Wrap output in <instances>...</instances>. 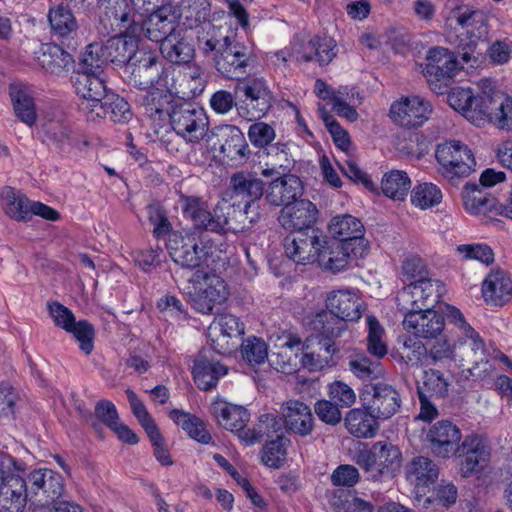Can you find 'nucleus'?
Listing matches in <instances>:
<instances>
[{"label":"nucleus","mask_w":512,"mask_h":512,"mask_svg":"<svg viewBox=\"0 0 512 512\" xmlns=\"http://www.w3.org/2000/svg\"><path fill=\"white\" fill-rule=\"evenodd\" d=\"M446 25L457 33V45L462 49L465 63L477 62L475 49L479 41L488 34L487 17L481 10L467 5H458L456 0H448L445 4Z\"/></svg>","instance_id":"nucleus-1"},{"label":"nucleus","mask_w":512,"mask_h":512,"mask_svg":"<svg viewBox=\"0 0 512 512\" xmlns=\"http://www.w3.org/2000/svg\"><path fill=\"white\" fill-rule=\"evenodd\" d=\"M446 316L459 332L454 341V362H458L461 367L472 364L473 366L469 368L470 374L481 378L482 373H488L490 370L482 337L466 322L464 315L458 308L448 305Z\"/></svg>","instance_id":"nucleus-2"},{"label":"nucleus","mask_w":512,"mask_h":512,"mask_svg":"<svg viewBox=\"0 0 512 512\" xmlns=\"http://www.w3.org/2000/svg\"><path fill=\"white\" fill-rule=\"evenodd\" d=\"M353 459L373 481L393 478L402 465L400 449L388 441H377L370 448L357 451Z\"/></svg>","instance_id":"nucleus-3"},{"label":"nucleus","mask_w":512,"mask_h":512,"mask_svg":"<svg viewBox=\"0 0 512 512\" xmlns=\"http://www.w3.org/2000/svg\"><path fill=\"white\" fill-rule=\"evenodd\" d=\"M186 295L192 307L199 313L210 314L215 305L222 304L228 296L224 280L215 275L196 270L189 280Z\"/></svg>","instance_id":"nucleus-4"},{"label":"nucleus","mask_w":512,"mask_h":512,"mask_svg":"<svg viewBox=\"0 0 512 512\" xmlns=\"http://www.w3.org/2000/svg\"><path fill=\"white\" fill-rule=\"evenodd\" d=\"M181 205L184 216L192 221L195 228L218 234L228 231L231 206L225 200L219 201L213 211L196 196L181 197Z\"/></svg>","instance_id":"nucleus-5"},{"label":"nucleus","mask_w":512,"mask_h":512,"mask_svg":"<svg viewBox=\"0 0 512 512\" xmlns=\"http://www.w3.org/2000/svg\"><path fill=\"white\" fill-rule=\"evenodd\" d=\"M435 157L439 172L449 181L468 177L476 167V160L471 149L458 140H450L437 146Z\"/></svg>","instance_id":"nucleus-6"},{"label":"nucleus","mask_w":512,"mask_h":512,"mask_svg":"<svg viewBox=\"0 0 512 512\" xmlns=\"http://www.w3.org/2000/svg\"><path fill=\"white\" fill-rule=\"evenodd\" d=\"M443 293L444 286L439 280H415L398 293L397 305L405 314L416 310H431L439 302Z\"/></svg>","instance_id":"nucleus-7"},{"label":"nucleus","mask_w":512,"mask_h":512,"mask_svg":"<svg viewBox=\"0 0 512 512\" xmlns=\"http://www.w3.org/2000/svg\"><path fill=\"white\" fill-rule=\"evenodd\" d=\"M494 95L475 96L472 89L457 87L448 94V103L471 123L481 126L490 122Z\"/></svg>","instance_id":"nucleus-8"},{"label":"nucleus","mask_w":512,"mask_h":512,"mask_svg":"<svg viewBox=\"0 0 512 512\" xmlns=\"http://www.w3.org/2000/svg\"><path fill=\"white\" fill-rule=\"evenodd\" d=\"M363 407L375 415L379 420L390 419L401 407L399 392L386 383L366 385L360 393Z\"/></svg>","instance_id":"nucleus-9"},{"label":"nucleus","mask_w":512,"mask_h":512,"mask_svg":"<svg viewBox=\"0 0 512 512\" xmlns=\"http://www.w3.org/2000/svg\"><path fill=\"white\" fill-rule=\"evenodd\" d=\"M169 117L173 130L187 142L198 143L207 135L209 120L202 108L183 105Z\"/></svg>","instance_id":"nucleus-10"},{"label":"nucleus","mask_w":512,"mask_h":512,"mask_svg":"<svg viewBox=\"0 0 512 512\" xmlns=\"http://www.w3.org/2000/svg\"><path fill=\"white\" fill-rule=\"evenodd\" d=\"M264 182L255 173L241 171L232 175L229 187L233 198L244 202V213L253 224L260 218L257 201L264 194Z\"/></svg>","instance_id":"nucleus-11"},{"label":"nucleus","mask_w":512,"mask_h":512,"mask_svg":"<svg viewBox=\"0 0 512 512\" xmlns=\"http://www.w3.org/2000/svg\"><path fill=\"white\" fill-rule=\"evenodd\" d=\"M326 237L318 230L288 235L284 239L286 256L297 264H309L318 260Z\"/></svg>","instance_id":"nucleus-12"},{"label":"nucleus","mask_w":512,"mask_h":512,"mask_svg":"<svg viewBox=\"0 0 512 512\" xmlns=\"http://www.w3.org/2000/svg\"><path fill=\"white\" fill-rule=\"evenodd\" d=\"M221 49L214 56L216 70L229 79H239L246 73L250 53L243 44L234 43L228 36L222 38Z\"/></svg>","instance_id":"nucleus-13"},{"label":"nucleus","mask_w":512,"mask_h":512,"mask_svg":"<svg viewBox=\"0 0 512 512\" xmlns=\"http://www.w3.org/2000/svg\"><path fill=\"white\" fill-rule=\"evenodd\" d=\"M463 457L460 462V474L469 478L483 472L491 459V446L488 439L481 435L471 434L461 444Z\"/></svg>","instance_id":"nucleus-14"},{"label":"nucleus","mask_w":512,"mask_h":512,"mask_svg":"<svg viewBox=\"0 0 512 512\" xmlns=\"http://www.w3.org/2000/svg\"><path fill=\"white\" fill-rule=\"evenodd\" d=\"M244 93L246 106H239L238 113L248 120L263 117L272 106V93L263 78H249L240 88Z\"/></svg>","instance_id":"nucleus-15"},{"label":"nucleus","mask_w":512,"mask_h":512,"mask_svg":"<svg viewBox=\"0 0 512 512\" xmlns=\"http://www.w3.org/2000/svg\"><path fill=\"white\" fill-rule=\"evenodd\" d=\"M166 248L172 260L182 268L196 269L202 262V249L193 233H171L167 238Z\"/></svg>","instance_id":"nucleus-16"},{"label":"nucleus","mask_w":512,"mask_h":512,"mask_svg":"<svg viewBox=\"0 0 512 512\" xmlns=\"http://www.w3.org/2000/svg\"><path fill=\"white\" fill-rule=\"evenodd\" d=\"M318 209L308 199H300L289 205H285L278 217L283 229L291 233L312 231L313 224L317 221Z\"/></svg>","instance_id":"nucleus-17"},{"label":"nucleus","mask_w":512,"mask_h":512,"mask_svg":"<svg viewBox=\"0 0 512 512\" xmlns=\"http://www.w3.org/2000/svg\"><path fill=\"white\" fill-rule=\"evenodd\" d=\"M243 334V324L232 314L218 316L208 328L212 347L219 354L230 353L236 346L233 340L239 339Z\"/></svg>","instance_id":"nucleus-18"},{"label":"nucleus","mask_w":512,"mask_h":512,"mask_svg":"<svg viewBox=\"0 0 512 512\" xmlns=\"http://www.w3.org/2000/svg\"><path fill=\"white\" fill-rule=\"evenodd\" d=\"M432 112L431 105L419 96L402 97L390 107V117L405 127H418L426 122Z\"/></svg>","instance_id":"nucleus-19"},{"label":"nucleus","mask_w":512,"mask_h":512,"mask_svg":"<svg viewBox=\"0 0 512 512\" xmlns=\"http://www.w3.org/2000/svg\"><path fill=\"white\" fill-rule=\"evenodd\" d=\"M179 13L171 5H162L152 12L143 22V30L151 41L163 43L168 37L178 32Z\"/></svg>","instance_id":"nucleus-20"},{"label":"nucleus","mask_w":512,"mask_h":512,"mask_svg":"<svg viewBox=\"0 0 512 512\" xmlns=\"http://www.w3.org/2000/svg\"><path fill=\"white\" fill-rule=\"evenodd\" d=\"M426 438L433 454L445 459L459 450L462 434L451 421L441 420L430 427Z\"/></svg>","instance_id":"nucleus-21"},{"label":"nucleus","mask_w":512,"mask_h":512,"mask_svg":"<svg viewBox=\"0 0 512 512\" xmlns=\"http://www.w3.org/2000/svg\"><path fill=\"white\" fill-rule=\"evenodd\" d=\"M404 329L416 338L425 340L437 339L445 328L443 315L435 310L410 311L403 320Z\"/></svg>","instance_id":"nucleus-22"},{"label":"nucleus","mask_w":512,"mask_h":512,"mask_svg":"<svg viewBox=\"0 0 512 512\" xmlns=\"http://www.w3.org/2000/svg\"><path fill=\"white\" fill-rule=\"evenodd\" d=\"M459 68L460 64L454 53L437 46L428 51L423 73L430 83L447 82L455 76Z\"/></svg>","instance_id":"nucleus-23"},{"label":"nucleus","mask_w":512,"mask_h":512,"mask_svg":"<svg viewBox=\"0 0 512 512\" xmlns=\"http://www.w3.org/2000/svg\"><path fill=\"white\" fill-rule=\"evenodd\" d=\"M326 308L346 322L358 321L365 310V304L353 289L330 291L326 296Z\"/></svg>","instance_id":"nucleus-24"},{"label":"nucleus","mask_w":512,"mask_h":512,"mask_svg":"<svg viewBox=\"0 0 512 512\" xmlns=\"http://www.w3.org/2000/svg\"><path fill=\"white\" fill-rule=\"evenodd\" d=\"M337 351L334 341L319 337L308 338L303 344L299 364L309 372L320 371L331 365L333 355Z\"/></svg>","instance_id":"nucleus-25"},{"label":"nucleus","mask_w":512,"mask_h":512,"mask_svg":"<svg viewBox=\"0 0 512 512\" xmlns=\"http://www.w3.org/2000/svg\"><path fill=\"white\" fill-rule=\"evenodd\" d=\"M130 83L132 86L146 91L162 84L168 85V74L157 56L145 54L133 68Z\"/></svg>","instance_id":"nucleus-26"},{"label":"nucleus","mask_w":512,"mask_h":512,"mask_svg":"<svg viewBox=\"0 0 512 512\" xmlns=\"http://www.w3.org/2000/svg\"><path fill=\"white\" fill-rule=\"evenodd\" d=\"M323 244L318 261L326 269L333 273L341 272L354 260L364 257L367 248L361 243H338L336 246L326 247Z\"/></svg>","instance_id":"nucleus-27"},{"label":"nucleus","mask_w":512,"mask_h":512,"mask_svg":"<svg viewBox=\"0 0 512 512\" xmlns=\"http://www.w3.org/2000/svg\"><path fill=\"white\" fill-rule=\"evenodd\" d=\"M303 195V184L299 177L293 174H281L272 180L266 190L265 199L273 206H282L300 200Z\"/></svg>","instance_id":"nucleus-28"},{"label":"nucleus","mask_w":512,"mask_h":512,"mask_svg":"<svg viewBox=\"0 0 512 512\" xmlns=\"http://www.w3.org/2000/svg\"><path fill=\"white\" fill-rule=\"evenodd\" d=\"M23 472L17 471L0 487V512H23L28 497Z\"/></svg>","instance_id":"nucleus-29"},{"label":"nucleus","mask_w":512,"mask_h":512,"mask_svg":"<svg viewBox=\"0 0 512 512\" xmlns=\"http://www.w3.org/2000/svg\"><path fill=\"white\" fill-rule=\"evenodd\" d=\"M258 158L261 175L266 178L285 174L293 167V160L283 143L272 144L260 151Z\"/></svg>","instance_id":"nucleus-30"},{"label":"nucleus","mask_w":512,"mask_h":512,"mask_svg":"<svg viewBox=\"0 0 512 512\" xmlns=\"http://www.w3.org/2000/svg\"><path fill=\"white\" fill-rule=\"evenodd\" d=\"M211 413L217 419L220 426L237 433L239 438L240 433L247 430L245 427L250 419V414L243 406L217 400L211 405Z\"/></svg>","instance_id":"nucleus-31"},{"label":"nucleus","mask_w":512,"mask_h":512,"mask_svg":"<svg viewBox=\"0 0 512 512\" xmlns=\"http://www.w3.org/2000/svg\"><path fill=\"white\" fill-rule=\"evenodd\" d=\"M281 415L286 427L300 436H307L313 429V415L305 403L288 400L281 406Z\"/></svg>","instance_id":"nucleus-32"},{"label":"nucleus","mask_w":512,"mask_h":512,"mask_svg":"<svg viewBox=\"0 0 512 512\" xmlns=\"http://www.w3.org/2000/svg\"><path fill=\"white\" fill-rule=\"evenodd\" d=\"M439 477V468L430 458L413 457L405 466V478L418 491L429 488Z\"/></svg>","instance_id":"nucleus-33"},{"label":"nucleus","mask_w":512,"mask_h":512,"mask_svg":"<svg viewBox=\"0 0 512 512\" xmlns=\"http://www.w3.org/2000/svg\"><path fill=\"white\" fill-rule=\"evenodd\" d=\"M138 38L121 34L114 36L103 45V52L108 62L118 66L130 64L138 50Z\"/></svg>","instance_id":"nucleus-34"},{"label":"nucleus","mask_w":512,"mask_h":512,"mask_svg":"<svg viewBox=\"0 0 512 512\" xmlns=\"http://www.w3.org/2000/svg\"><path fill=\"white\" fill-rule=\"evenodd\" d=\"M337 55V44L331 37L315 36L302 46L297 59L303 62L329 64Z\"/></svg>","instance_id":"nucleus-35"},{"label":"nucleus","mask_w":512,"mask_h":512,"mask_svg":"<svg viewBox=\"0 0 512 512\" xmlns=\"http://www.w3.org/2000/svg\"><path fill=\"white\" fill-rule=\"evenodd\" d=\"M47 20L51 32L59 38H67L75 34L79 28L78 21L69 7L63 1L49 7Z\"/></svg>","instance_id":"nucleus-36"},{"label":"nucleus","mask_w":512,"mask_h":512,"mask_svg":"<svg viewBox=\"0 0 512 512\" xmlns=\"http://www.w3.org/2000/svg\"><path fill=\"white\" fill-rule=\"evenodd\" d=\"M173 100L168 85L162 84L146 90L140 98V104L145 115L153 120H162L164 116L171 114L169 106Z\"/></svg>","instance_id":"nucleus-37"},{"label":"nucleus","mask_w":512,"mask_h":512,"mask_svg":"<svg viewBox=\"0 0 512 512\" xmlns=\"http://www.w3.org/2000/svg\"><path fill=\"white\" fill-rule=\"evenodd\" d=\"M482 295L491 305H503L512 295V279L503 271L491 272L482 284Z\"/></svg>","instance_id":"nucleus-38"},{"label":"nucleus","mask_w":512,"mask_h":512,"mask_svg":"<svg viewBox=\"0 0 512 512\" xmlns=\"http://www.w3.org/2000/svg\"><path fill=\"white\" fill-rule=\"evenodd\" d=\"M160 51L167 60L175 64L189 63L195 56V49L181 28L160 44Z\"/></svg>","instance_id":"nucleus-39"},{"label":"nucleus","mask_w":512,"mask_h":512,"mask_svg":"<svg viewBox=\"0 0 512 512\" xmlns=\"http://www.w3.org/2000/svg\"><path fill=\"white\" fill-rule=\"evenodd\" d=\"M329 232L340 243L351 242L354 246L358 243L363 245L364 226L358 218L350 214L333 217L329 224Z\"/></svg>","instance_id":"nucleus-40"},{"label":"nucleus","mask_w":512,"mask_h":512,"mask_svg":"<svg viewBox=\"0 0 512 512\" xmlns=\"http://www.w3.org/2000/svg\"><path fill=\"white\" fill-rule=\"evenodd\" d=\"M311 324L313 330L319 332V335L316 337H319L320 339H329L330 341H334L347 334L350 335L347 322L328 310H321L316 313Z\"/></svg>","instance_id":"nucleus-41"},{"label":"nucleus","mask_w":512,"mask_h":512,"mask_svg":"<svg viewBox=\"0 0 512 512\" xmlns=\"http://www.w3.org/2000/svg\"><path fill=\"white\" fill-rule=\"evenodd\" d=\"M73 85L83 100H99L107 92L103 73L76 72Z\"/></svg>","instance_id":"nucleus-42"},{"label":"nucleus","mask_w":512,"mask_h":512,"mask_svg":"<svg viewBox=\"0 0 512 512\" xmlns=\"http://www.w3.org/2000/svg\"><path fill=\"white\" fill-rule=\"evenodd\" d=\"M37 61L47 73L60 75L71 64L72 57L59 45L47 43L42 45Z\"/></svg>","instance_id":"nucleus-43"},{"label":"nucleus","mask_w":512,"mask_h":512,"mask_svg":"<svg viewBox=\"0 0 512 512\" xmlns=\"http://www.w3.org/2000/svg\"><path fill=\"white\" fill-rule=\"evenodd\" d=\"M227 372L226 366L204 358H198L193 367L194 381L201 390H210L215 387L218 380Z\"/></svg>","instance_id":"nucleus-44"},{"label":"nucleus","mask_w":512,"mask_h":512,"mask_svg":"<svg viewBox=\"0 0 512 512\" xmlns=\"http://www.w3.org/2000/svg\"><path fill=\"white\" fill-rule=\"evenodd\" d=\"M375 415L368 410L352 409L345 418L347 430L358 438H370L376 434L377 423Z\"/></svg>","instance_id":"nucleus-45"},{"label":"nucleus","mask_w":512,"mask_h":512,"mask_svg":"<svg viewBox=\"0 0 512 512\" xmlns=\"http://www.w3.org/2000/svg\"><path fill=\"white\" fill-rule=\"evenodd\" d=\"M283 434L281 420L272 414L261 415L252 429L240 433V440L246 444H253L264 437L272 438Z\"/></svg>","instance_id":"nucleus-46"},{"label":"nucleus","mask_w":512,"mask_h":512,"mask_svg":"<svg viewBox=\"0 0 512 512\" xmlns=\"http://www.w3.org/2000/svg\"><path fill=\"white\" fill-rule=\"evenodd\" d=\"M1 199L6 214L17 221L30 219L31 201L20 191L5 187L1 192Z\"/></svg>","instance_id":"nucleus-47"},{"label":"nucleus","mask_w":512,"mask_h":512,"mask_svg":"<svg viewBox=\"0 0 512 512\" xmlns=\"http://www.w3.org/2000/svg\"><path fill=\"white\" fill-rule=\"evenodd\" d=\"M10 96L16 116L27 125H33L36 120V110L31 91L25 86L13 85L10 88Z\"/></svg>","instance_id":"nucleus-48"},{"label":"nucleus","mask_w":512,"mask_h":512,"mask_svg":"<svg viewBox=\"0 0 512 512\" xmlns=\"http://www.w3.org/2000/svg\"><path fill=\"white\" fill-rule=\"evenodd\" d=\"M462 200L465 209L473 214H484L490 211L496 203L494 197L489 196L475 183L465 185Z\"/></svg>","instance_id":"nucleus-49"},{"label":"nucleus","mask_w":512,"mask_h":512,"mask_svg":"<svg viewBox=\"0 0 512 512\" xmlns=\"http://www.w3.org/2000/svg\"><path fill=\"white\" fill-rule=\"evenodd\" d=\"M411 188V180L406 172L392 170L387 172L381 182V189L387 197L402 201Z\"/></svg>","instance_id":"nucleus-50"},{"label":"nucleus","mask_w":512,"mask_h":512,"mask_svg":"<svg viewBox=\"0 0 512 512\" xmlns=\"http://www.w3.org/2000/svg\"><path fill=\"white\" fill-rule=\"evenodd\" d=\"M221 152L232 161L246 160L250 154L244 134L237 127H231L221 144Z\"/></svg>","instance_id":"nucleus-51"},{"label":"nucleus","mask_w":512,"mask_h":512,"mask_svg":"<svg viewBox=\"0 0 512 512\" xmlns=\"http://www.w3.org/2000/svg\"><path fill=\"white\" fill-rule=\"evenodd\" d=\"M366 323L368 328L367 350L371 355L379 359L383 358L388 352L384 339L385 330L373 315L367 316Z\"/></svg>","instance_id":"nucleus-52"},{"label":"nucleus","mask_w":512,"mask_h":512,"mask_svg":"<svg viewBox=\"0 0 512 512\" xmlns=\"http://www.w3.org/2000/svg\"><path fill=\"white\" fill-rule=\"evenodd\" d=\"M103 45L91 43L86 46L79 61L77 72L103 73L108 60L103 52Z\"/></svg>","instance_id":"nucleus-53"},{"label":"nucleus","mask_w":512,"mask_h":512,"mask_svg":"<svg viewBox=\"0 0 512 512\" xmlns=\"http://www.w3.org/2000/svg\"><path fill=\"white\" fill-rule=\"evenodd\" d=\"M442 200L441 190L433 183H422L414 187L411 202L416 207L428 209L438 205Z\"/></svg>","instance_id":"nucleus-54"},{"label":"nucleus","mask_w":512,"mask_h":512,"mask_svg":"<svg viewBox=\"0 0 512 512\" xmlns=\"http://www.w3.org/2000/svg\"><path fill=\"white\" fill-rule=\"evenodd\" d=\"M398 351L400 359L408 366L417 367L427 355V348L420 340L410 336L403 337Z\"/></svg>","instance_id":"nucleus-55"},{"label":"nucleus","mask_w":512,"mask_h":512,"mask_svg":"<svg viewBox=\"0 0 512 512\" xmlns=\"http://www.w3.org/2000/svg\"><path fill=\"white\" fill-rule=\"evenodd\" d=\"M286 439L277 434L274 440L267 442L263 448L262 461L271 468H279L286 460Z\"/></svg>","instance_id":"nucleus-56"},{"label":"nucleus","mask_w":512,"mask_h":512,"mask_svg":"<svg viewBox=\"0 0 512 512\" xmlns=\"http://www.w3.org/2000/svg\"><path fill=\"white\" fill-rule=\"evenodd\" d=\"M490 122L502 129H512V99L500 94L494 95Z\"/></svg>","instance_id":"nucleus-57"},{"label":"nucleus","mask_w":512,"mask_h":512,"mask_svg":"<svg viewBox=\"0 0 512 512\" xmlns=\"http://www.w3.org/2000/svg\"><path fill=\"white\" fill-rule=\"evenodd\" d=\"M223 40L219 36V29L211 23L200 26L197 30V44L199 50L207 55L211 52L218 53Z\"/></svg>","instance_id":"nucleus-58"},{"label":"nucleus","mask_w":512,"mask_h":512,"mask_svg":"<svg viewBox=\"0 0 512 512\" xmlns=\"http://www.w3.org/2000/svg\"><path fill=\"white\" fill-rule=\"evenodd\" d=\"M247 136L254 147L265 150L272 145L276 137V132L271 124L258 121L249 126Z\"/></svg>","instance_id":"nucleus-59"},{"label":"nucleus","mask_w":512,"mask_h":512,"mask_svg":"<svg viewBox=\"0 0 512 512\" xmlns=\"http://www.w3.org/2000/svg\"><path fill=\"white\" fill-rule=\"evenodd\" d=\"M241 353L243 359L249 364H262L268 358V347L263 339L251 337L243 342Z\"/></svg>","instance_id":"nucleus-60"},{"label":"nucleus","mask_w":512,"mask_h":512,"mask_svg":"<svg viewBox=\"0 0 512 512\" xmlns=\"http://www.w3.org/2000/svg\"><path fill=\"white\" fill-rule=\"evenodd\" d=\"M126 395L128 401L130 403L131 410L134 416L137 418L143 429L147 434H155L156 429L158 428L152 419L151 415L147 411L143 402L138 398V396L131 390H126Z\"/></svg>","instance_id":"nucleus-61"},{"label":"nucleus","mask_w":512,"mask_h":512,"mask_svg":"<svg viewBox=\"0 0 512 512\" xmlns=\"http://www.w3.org/2000/svg\"><path fill=\"white\" fill-rule=\"evenodd\" d=\"M67 332L73 334L75 339L79 342L81 351L85 354L88 355L93 351L95 330L88 321L81 320L79 322H75L72 325L71 330H68Z\"/></svg>","instance_id":"nucleus-62"},{"label":"nucleus","mask_w":512,"mask_h":512,"mask_svg":"<svg viewBox=\"0 0 512 512\" xmlns=\"http://www.w3.org/2000/svg\"><path fill=\"white\" fill-rule=\"evenodd\" d=\"M449 383L438 370H429L424 373L421 389L428 396L444 397L448 392ZM420 388V386L418 387Z\"/></svg>","instance_id":"nucleus-63"},{"label":"nucleus","mask_w":512,"mask_h":512,"mask_svg":"<svg viewBox=\"0 0 512 512\" xmlns=\"http://www.w3.org/2000/svg\"><path fill=\"white\" fill-rule=\"evenodd\" d=\"M360 480L358 469L350 464L339 465L330 475V481L336 487H354Z\"/></svg>","instance_id":"nucleus-64"}]
</instances>
